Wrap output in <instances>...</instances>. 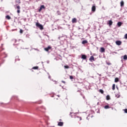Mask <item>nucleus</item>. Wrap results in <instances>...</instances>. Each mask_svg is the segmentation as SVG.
Returning a JSON list of instances; mask_svg holds the SVG:
<instances>
[{
	"label": "nucleus",
	"instance_id": "1",
	"mask_svg": "<svg viewBox=\"0 0 127 127\" xmlns=\"http://www.w3.org/2000/svg\"><path fill=\"white\" fill-rule=\"evenodd\" d=\"M36 26L39 28L41 30H43L44 29L43 25H41L39 22H37L36 23Z\"/></svg>",
	"mask_w": 127,
	"mask_h": 127
},
{
	"label": "nucleus",
	"instance_id": "2",
	"mask_svg": "<svg viewBox=\"0 0 127 127\" xmlns=\"http://www.w3.org/2000/svg\"><path fill=\"white\" fill-rule=\"evenodd\" d=\"M51 49H52V47L50 46H49L48 47L44 48V50H45V51H47V52H48L49 50Z\"/></svg>",
	"mask_w": 127,
	"mask_h": 127
},
{
	"label": "nucleus",
	"instance_id": "3",
	"mask_svg": "<svg viewBox=\"0 0 127 127\" xmlns=\"http://www.w3.org/2000/svg\"><path fill=\"white\" fill-rule=\"evenodd\" d=\"M42 9H45V6H44V5H41L40 9H39V12H40Z\"/></svg>",
	"mask_w": 127,
	"mask_h": 127
},
{
	"label": "nucleus",
	"instance_id": "4",
	"mask_svg": "<svg viewBox=\"0 0 127 127\" xmlns=\"http://www.w3.org/2000/svg\"><path fill=\"white\" fill-rule=\"evenodd\" d=\"M115 43L117 45H122V41H116Z\"/></svg>",
	"mask_w": 127,
	"mask_h": 127
},
{
	"label": "nucleus",
	"instance_id": "5",
	"mask_svg": "<svg viewBox=\"0 0 127 127\" xmlns=\"http://www.w3.org/2000/svg\"><path fill=\"white\" fill-rule=\"evenodd\" d=\"M91 9L93 12H95L96 11V6H92Z\"/></svg>",
	"mask_w": 127,
	"mask_h": 127
},
{
	"label": "nucleus",
	"instance_id": "6",
	"mask_svg": "<svg viewBox=\"0 0 127 127\" xmlns=\"http://www.w3.org/2000/svg\"><path fill=\"white\" fill-rule=\"evenodd\" d=\"M81 59H84V60H86V59H87V56H86V55H82Z\"/></svg>",
	"mask_w": 127,
	"mask_h": 127
},
{
	"label": "nucleus",
	"instance_id": "7",
	"mask_svg": "<svg viewBox=\"0 0 127 127\" xmlns=\"http://www.w3.org/2000/svg\"><path fill=\"white\" fill-rule=\"evenodd\" d=\"M63 125H64V123L60 122L58 123V126L59 127H62L63 126Z\"/></svg>",
	"mask_w": 127,
	"mask_h": 127
},
{
	"label": "nucleus",
	"instance_id": "8",
	"mask_svg": "<svg viewBox=\"0 0 127 127\" xmlns=\"http://www.w3.org/2000/svg\"><path fill=\"white\" fill-rule=\"evenodd\" d=\"M77 22V19L76 18H74L72 19V23H76Z\"/></svg>",
	"mask_w": 127,
	"mask_h": 127
},
{
	"label": "nucleus",
	"instance_id": "9",
	"mask_svg": "<svg viewBox=\"0 0 127 127\" xmlns=\"http://www.w3.org/2000/svg\"><path fill=\"white\" fill-rule=\"evenodd\" d=\"M89 61H90L91 62L92 61H95V58H94L93 56H91L89 58Z\"/></svg>",
	"mask_w": 127,
	"mask_h": 127
},
{
	"label": "nucleus",
	"instance_id": "10",
	"mask_svg": "<svg viewBox=\"0 0 127 127\" xmlns=\"http://www.w3.org/2000/svg\"><path fill=\"white\" fill-rule=\"evenodd\" d=\"M100 52H101L102 53H104L105 52V48L103 47H101L100 48Z\"/></svg>",
	"mask_w": 127,
	"mask_h": 127
},
{
	"label": "nucleus",
	"instance_id": "11",
	"mask_svg": "<svg viewBox=\"0 0 127 127\" xmlns=\"http://www.w3.org/2000/svg\"><path fill=\"white\" fill-rule=\"evenodd\" d=\"M108 24H109V26H111V25H112L113 24V21L112 20H109L108 22Z\"/></svg>",
	"mask_w": 127,
	"mask_h": 127
},
{
	"label": "nucleus",
	"instance_id": "12",
	"mask_svg": "<svg viewBox=\"0 0 127 127\" xmlns=\"http://www.w3.org/2000/svg\"><path fill=\"white\" fill-rule=\"evenodd\" d=\"M87 43H88V41H87V40H83L82 42V44H87Z\"/></svg>",
	"mask_w": 127,
	"mask_h": 127
},
{
	"label": "nucleus",
	"instance_id": "13",
	"mask_svg": "<svg viewBox=\"0 0 127 127\" xmlns=\"http://www.w3.org/2000/svg\"><path fill=\"white\" fill-rule=\"evenodd\" d=\"M123 24V23H122L121 22H119L117 23L118 26L120 27L121 26H122V25Z\"/></svg>",
	"mask_w": 127,
	"mask_h": 127
},
{
	"label": "nucleus",
	"instance_id": "14",
	"mask_svg": "<svg viewBox=\"0 0 127 127\" xmlns=\"http://www.w3.org/2000/svg\"><path fill=\"white\" fill-rule=\"evenodd\" d=\"M115 89H116V84H113L112 86V90L113 91H115Z\"/></svg>",
	"mask_w": 127,
	"mask_h": 127
},
{
	"label": "nucleus",
	"instance_id": "15",
	"mask_svg": "<svg viewBox=\"0 0 127 127\" xmlns=\"http://www.w3.org/2000/svg\"><path fill=\"white\" fill-rule=\"evenodd\" d=\"M5 18H6V19L9 20L11 19V17H10L9 15H7L5 16Z\"/></svg>",
	"mask_w": 127,
	"mask_h": 127
},
{
	"label": "nucleus",
	"instance_id": "16",
	"mask_svg": "<svg viewBox=\"0 0 127 127\" xmlns=\"http://www.w3.org/2000/svg\"><path fill=\"white\" fill-rule=\"evenodd\" d=\"M119 78H118V77L115 78V83H118V82H119Z\"/></svg>",
	"mask_w": 127,
	"mask_h": 127
},
{
	"label": "nucleus",
	"instance_id": "17",
	"mask_svg": "<svg viewBox=\"0 0 127 127\" xmlns=\"http://www.w3.org/2000/svg\"><path fill=\"white\" fill-rule=\"evenodd\" d=\"M106 100H107V101H109V100H111V97H110L109 95H107L106 96Z\"/></svg>",
	"mask_w": 127,
	"mask_h": 127
},
{
	"label": "nucleus",
	"instance_id": "18",
	"mask_svg": "<svg viewBox=\"0 0 127 127\" xmlns=\"http://www.w3.org/2000/svg\"><path fill=\"white\" fill-rule=\"evenodd\" d=\"M124 60H127V55H125L123 57Z\"/></svg>",
	"mask_w": 127,
	"mask_h": 127
},
{
	"label": "nucleus",
	"instance_id": "19",
	"mask_svg": "<svg viewBox=\"0 0 127 127\" xmlns=\"http://www.w3.org/2000/svg\"><path fill=\"white\" fill-rule=\"evenodd\" d=\"M124 4H125V3L124 2V1H122L121 2V6H124Z\"/></svg>",
	"mask_w": 127,
	"mask_h": 127
},
{
	"label": "nucleus",
	"instance_id": "20",
	"mask_svg": "<svg viewBox=\"0 0 127 127\" xmlns=\"http://www.w3.org/2000/svg\"><path fill=\"white\" fill-rule=\"evenodd\" d=\"M104 109H110V106H109V105H106L104 107Z\"/></svg>",
	"mask_w": 127,
	"mask_h": 127
},
{
	"label": "nucleus",
	"instance_id": "21",
	"mask_svg": "<svg viewBox=\"0 0 127 127\" xmlns=\"http://www.w3.org/2000/svg\"><path fill=\"white\" fill-rule=\"evenodd\" d=\"M64 68L65 69H69V68H70V67H69V66H68V65H64Z\"/></svg>",
	"mask_w": 127,
	"mask_h": 127
},
{
	"label": "nucleus",
	"instance_id": "22",
	"mask_svg": "<svg viewBox=\"0 0 127 127\" xmlns=\"http://www.w3.org/2000/svg\"><path fill=\"white\" fill-rule=\"evenodd\" d=\"M32 69H34V70H37V69H38V66H34Z\"/></svg>",
	"mask_w": 127,
	"mask_h": 127
},
{
	"label": "nucleus",
	"instance_id": "23",
	"mask_svg": "<svg viewBox=\"0 0 127 127\" xmlns=\"http://www.w3.org/2000/svg\"><path fill=\"white\" fill-rule=\"evenodd\" d=\"M99 92H100V93H101V94H104V90H103V89H100V90H99Z\"/></svg>",
	"mask_w": 127,
	"mask_h": 127
},
{
	"label": "nucleus",
	"instance_id": "24",
	"mask_svg": "<svg viewBox=\"0 0 127 127\" xmlns=\"http://www.w3.org/2000/svg\"><path fill=\"white\" fill-rule=\"evenodd\" d=\"M69 78H70V80H73V79H74V77H73V76L72 75H70Z\"/></svg>",
	"mask_w": 127,
	"mask_h": 127
},
{
	"label": "nucleus",
	"instance_id": "25",
	"mask_svg": "<svg viewBox=\"0 0 127 127\" xmlns=\"http://www.w3.org/2000/svg\"><path fill=\"white\" fill-rule=\"evenodd\" d=\"M17 9L18 10H19V9H20V6H19V5H18V6H17Z\"/></svg>",
	"mask_w": 127,
	"mask_h": 127
},
{
	"label": "nucleus",
	"instance_id": "26",
	"mask_svg": "<svg viewBox=\"0 0 127 127\" xmlns=\"http://www.w3.org/2000/svg\"><path fill=\"white\" fill-rule=\"evenodd\" d=\"M20 33H21V34L23 33V30H22V29H20Z\"/></svg>",
	"mask_w": 127,
	"mask_h": 127
},
{
	"label": "nucleus",
	"instance_id": "27",
	"mask_svg": "<svg viewBox=\"0 0 127 127\" xmlns=\"http://www.w3.org/2000/svg\"><path fill=\"white\" fill-rule=\"evenodd\" d=\"M107 65H112V64L110 62L107 63Z\"/></svg>",
	"mask_w": 127,
	"mask_h": 127
},
{
	"label": "nucleus",
	"instance_id": "28",
	"mask_svg": "<svg viewBox=\"0 0 127 127\" xmlns=\"http://www.w3.org/2000/svg\"><path fill=\"white\" fill-rule=\"evenodd\" d=\"M124 112H125V113H126V114H127V109H125L124 110Z\"/></svg>",
	"mask_w": 127,
	"mask_h": 127
},
{
	"label": "nucleus",
	"instance_id": "29",
	"mask_svg": "<svg viewBox=\"0 0 127 127\" xmlns=\"http://www.w3.org/2000/svg\"><path fill=\"white\" fill-rule=\"evenodd\" d=\"M125 38L126 39H127V34H125Z\"/></svg>",
	"mask_w": 127,
	"mask_h": 127
},
{
	"label": "nucleus",
	"instance_id": "30",
	"mask_svg": "<svg viewBox=\"0 0 127 127\" xmlns=\"http://www.w3.org/2000/svg\"><path fill=\"white\" fill-rule=\"evenodd\" d=\"M17 13H20V10H17Z\"/></svg>",
	"mask_w": 127,
	"mask_h": 127
},
{
	"label": "nucleus",
	"instance_id": "31",
	"mask_svg": "<svg viewBox=\"0 0 127 127\" xmlns=\"http://www.w3.org/2000/svg\"><path fill=\"white\" fill-rule=\"evenodd\" d=\"M62 83H63L64 84H65L66 82H65V81H64V80H63V81H62Z\"/></svg>",
	"mask_w": 127,
	"mask_h": 127
},
{
	"label": "nucleus",
	"instance_id": "32",
	"mask_svg": "<svg viewBox=\"0 0 127 127\" xmlns=\"http://www.w3.org/2000/svg\"><path fill=\"white\" fill-rule=\"evenodd\" d=\"M42 101H40V103H39V104H42Z\"/></svg>",
	"mask_w": 127,
	"mask_h": 127
},
{
	"label": "nucleus",
	"instance_id": "33",
	"mask_svg": "<svg viewBox=\"0 0 127 127\" xmlns=\"http://www.w3.org/2000/svg\"><path fill=\"white\" fill-rule=\"evenodd\" d=\"M60 121H62V119H60Z\"/></svg>",
	"mask_w": 127,
	"mask_h": 127
},
{
	"label": "nucleus",
	"instance_id": "34",
	"mask_svg": "<svg viewBox=\"0 0 127 127\" xmlns=\"http://www.w3.org/2000/svg\"><path fill=\"white\" fill-rule=\"evenodd\" d=\"M58 97H60L59 95H58Z\"/></svg>",
	"mask_w": 127,
	"mask_h": 127
},
{
	"label": "nucleus",
	"instance_id": "35",
	"mask_svg": "<svg viewBox=\"0 0 127 127\" xmlns=\"http://www.w3.org/2000/svg\"><path fill=\"white\" fill-rule=\"evenodd\" d=\"M80 121H81V119H80Z\"/></svg>",
	"mask_w": 127,
	"mask_h": 127
}]
</instances>
